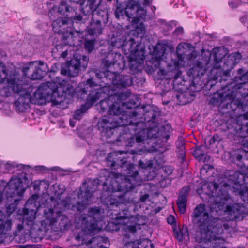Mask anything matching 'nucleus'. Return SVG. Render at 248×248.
Returning <instances> with one entry per match:
<instances>
[{
    "mask_svg": "<svg viewBox=\"0 0 248 248\" xmlns=\"http://www.w3.org/2000/svg\"><path fill=\"white\" fill-rule=\"evenodd\" d=\"M115 86L118 87L126 88L132 84V80L130 76L118 74Z\"/></svg>",
    "mask_w": 248,
    "mask_h": 248,
    "instance_id": "35",
    "label": "nucleus"
},
{
    "mask_svg": "<svg viewBox=\"0 0 248 248\" xmlns=\"http://www.w3.org/2000/svg\"><path fill=\"white\" fill-rule=\"evenodd\" d=\"M237 72L239 76H236L234 78V82L231 84H234L235 87L241 86L242 87V85L248 82V70L245 72L244 69L240 68L237 70Z\"/></svg>",
    "mask_w": 248,
    "mask_h": 248,
    "instance_id": "32",
    "label": "nucleus"
},
{
    "mask_svg": "<svg viewBox=\"0 0 248 248\" xmlns=\"http://www.w3.org/2000/svg\"><path fill=\"white\" fill-rule=\"evenodd\" d=\"M225 177L228 182H223L220 185L214 183L212 191L215 197L214 201L217 204H223L229 198L228 190L234 189V192L241 189V185H248V173L243 174L233 170H227L225 172Z\"/></svg>",
    "mask_w": 248,
    "mask_h": 248,
    "instance_id": "3",
    "label": "nucleus"
},
{
    "mask_svg": "<svg viewBox=\"0 0 248 248\" xmlns=\"http://www.w3.org/2000/svg\"><path fill=\"white\" fill-rule=\"evenodd\" d=\"M158 78L160 79H170L174 78L177 79L180 73L177 71H169L163 69H159L157 72Z\"/></svg>",
    "mask_w": 248,
    "mask_h": 248,
    "instance_id": "36",
    "label": "nucleus"
},
{
    "mask_svg": "<svg viewBox=\"0 0 248 248\" xmlns=\"http://www.w3.org/2000/svg\"><path fill=\"white\" fill-rule=\"evenodd\" d=\"M122 167L125 171V177H128L132 179L133 180H136L139 175V171L136 169V166L128 163L126 160V163L124 164Z\"/></svg>",
    "mask_w": 248,
    "mask_h": 248,
    "instance_id": "29",
    "label": "nucleus"
},
{
    "mask_svg": "<svg viewBox=\"0 0 248 248\" xmlns=\"http://www.w3.org/2000/svg\"><path fill=\"white\" fill-rule=\"evenodd\" d=\"M123 153L122 151L109 153L106 158L107 166L111 167H122L124 164L126 163V159L123 156Z\"/></svg>",
    "mask_w": 248,
    "mask_h": 248,
    "instance_id": "20",
    "label": "nucleus"
},
{
    "mask_svg": "<svg viewBox=\"0 0 248 248\" xmlns=\"http://www.w3.org/2000/svg\"><path fill=\"white\" fill-rule=\"evenodd\" d=\"M88 61V57L85 55L82 56V58L79 59L74 58L62 67L61 73L68 77H76L78 75L79 70H85Z\"/></svg>",
    "mask_w": 248,
    "mask_h": 248,
    "instance_id": "14",
    "label": "nucleus"
},
{
    "mask_svg": "<svg viewBox=\"0 0 248 248\" xmlns=\"http://www.w3.org/2000/svg\"><path fill=\"white\" fill-rule=\"evenodd\" d=\"M27 86L23 80L17 77L12 78L8 81L9 88L19 95L15 102V106L16 110L19 112L25 111L29 108L30 103H33L31 94L26 89Z\"/></svg>",
    "mask_w": 248,
    "mask_h": 248,
    "instance_id": "5",
    "label": "nucleus"
},
{
    "mask_svg": "<svg viewBox=\"0 0 248 248\" xmlns=\"http://www.w3.org/2000/svg\"><path fill=\"white\" fill-rule=\"evenodd\" d=\"M190 191V186H184L180 191L179 196L177 200V204L181 213L184 214L186 212L188 197Z\"/></svg>",
    "mask_w": 248,
    "mask_h": 248,
    "instance_id": "22",
    "label": "nucleus"
},
{
    "mask_svg": "<svg viewBox=\"0 0 248 248\" xmlns=\"http://www.w3.org/2000/svg\"><path fill=\"white\" fill-rule=\"evenodd\" d=\"M123 47H126L131 52L134 53L135 56H137L140 54V51L139 50V44H137L134 39L131 37L125 38Z\"/></svg>",
    "mask_w": 248,
    "mask_h": 248,
    "instance_id": "31",
    "label": "nucleus"
},
{
    "mask_svg": "<svg viewBox=\"0 0 248 248\" xmlns=\"http://www.w3.org/2000/svg\"><path fill=\"white\" fill-rule=\"evenodd\" d=\"M140 53L139 55L135 56L134 60L131 59L130 62V68L132 70L139 71L142 67V63L145 59L144 51L142 48H140Z\"/></svg>",
    "mask_w": 248,
    "mask_h": 248,
    "instance_id": "28",
    "label": "nucleus"
},
{
    "mask_svg": "<svg viewBox=\"0 0 248 248\" xmlns=\"http://www.w3.org/2000/svg\"><path fill=\"white\" fill-rule=\"evenodd\" d=\"M123 112H124V108L121 107L120 103L114 102L111 103L109 106L108 114V116H112L118 119L119 115Z\"/></svg>",
    "mask_w": 248,
    "mask_h": 248,
    "instance_id": "37",
    "label": "nucleus"
},
{
    "mask_svg": "<svg viewBox=\"0 0 248 248\" xmlns=\"http://www.w3.org/2000/svg\"><path fill=\"white\" fill-rule=\"evenodd\" d=\"M97 41L94 37L86 34L84 41V48L88 53H91L95 50Z\"/></svg>",
    "mask_w": 248,
    "mask_h": 248,
    "instance_id": "33",
    "label": "nucleus"
},
{
    "mask_svg": "<svg viewBox=\"0 0 248 248\" xmlns=\"http://www.w3.org/2000/svg\"><path fill=\"white\" fill-rule=\"evenodd\" d=\"M108 94L106 93V96L104 98L103 97H100L98 100L100 98H102V100L100 102V105L101 109L103 112L107 111L108 112V110H109V106L111 105V102L109 99H105V98L108 97Z\"/></svg>",
    "mask_w": 248,
    "mask_h": 248,
    "instance_id": "53",
    "label": "nucleus"
},
{
    "mask_svg": "<svg viewBox=\"0 0 248 248\" xmlns=\"http://www.w3.org/2000/svg\"><path fill=\"white\" fill-rule=\"evenodd\" d=\"M136 185V180H133L128 177H125L120 183L115 179L111 178L110 180H106L104 182L103 188L104 190L109 192H122L125 195L127 192L133 190Z\"/></svg>",
    "mask_w": 248,
    "mask_h": 248,
    "instance_id": "12",
    "label": "nucleus"
},
{
    "mask_svg": "<svg viewBox=\"0 0 248 248\" xmlns=\"http://www.w3.org/2000/svg\"><path fill=\"white\" fill-rule=\"evenodd\" d=\"M138 106L137 103L133 99H130L127 102L122 103V107L124 108L127 109H131L132 108H135Z\"/></svg>",
    "mask_w": 248,
    "mask_h": 248,
    "instance_id": "58",
    "label": "nucleus"
},
{
    "mask_svg": "<svg viewBox=\"0 0 248 248\" xmlns=\"http://www.w3.org/2000/svg\"><path fill=\"white\" fill-rule=\"evenodd\" d=\"M202 146L198 147L196 149L194 152V155L195 156L196 158H198L199 160L202 161V159L203 158L204 153L202 152Z\"/></svg>",
    "mask_w": 248,
    "mask_h": 248,
    "instance_id": "59",
    "label": "nucleus"
},
{
    "mask_svg": "<svg viewBox=\"0 0 248 248\" xmlns=\"http://www.w3.org/2000/svg\"><path fill=\"white\" fill-rule=\"evenodd\" d=\"M225 55L226 53L224 51V49L221 48L214 49L212 54V56L213 57L214 62L216 65L222 62L223 59L224 60V59L226 58ZM216 66L219 68L222 66L216 65Z\"/></svg>",
    "mask_w": 248,
    "mask_h": 248,
    "instance_id": "38",
    "label": "nucleus"
},
{
    "mask_svg": "<svg viewBox=\"0 0 248 248\" xmlns=\"http://www.w3.org/2000/svg\"><path fill=\"white\" fill-rule=\"evenodd\" d=\"M24 75L31 80H38L43 78L46 74L52 72L49 70L47 64L41 60L30 62L28 65L22 69Z\"/></svg>",
    "mask_w": 248,
    "mask_h": 248,
    "instance_id": "10",
    "label": "nucleus"
},
{
    "mask_svg": "<svg viewBox=\"0 0 248 248\" xmlns=\"http://www.w3.org/2000/svg\"><path fill=\"white\" fill-rule=\"evenodd\" d=\"M93 235L78 234L76 237L77 241H81L80 248H108L103 246L102 237H93Z\"/></svg>",
    "mask_w": 248,
    "mask_h": 248,
    "instance_id": "17",
    "label": "nucleus"
},
{
    "mask_svg": "<svg viewBox=\"0 0 248 248\" xmlns=\"http://www.w3.org/2000/svg\"><path fill=\"white\" fill-rule=\"evenodd\" d=\"M120 203V202L115 198H110L108 200L107 204L111 206H118Z\"/></svg>",
    "mask_w": 248,
    "mask_h": 248,
    "instance_id": "64",
    "label": "nucleus"
},
{
    "mask_svg": "<svg viewBox=\"0 0 248 248\" xmlns=\"http://www.w3.org/2000/svg\"><path fill=\"white\" fill-rule=\"evenodd\" d=\"M226 209L236 219H242L248 214V209L242 204L238 203L228 205Z\"/></svg>",
    "mask_w": 248,
    "mask_h": 248,
    "instance_id": "21",
    "label": "nucleus"
},
{
    "mask_svg": "<svg viewBox=\"0 0 248 248\" xmlns=\"http://www.w3.org/2000/svg\"><path fill=\"white\" fill-rule=\"evenodd\" d=\"M89 74L90 78L86 80L82 91L83 94H87L89 93L87 100L91 104H93L100 97H105L109 86L111 84L114 85L116 83L118 74L109 70L101 72L93 70Z\"/></svg>",
    "mask_w": 248,
    "mask_h": 248,
    "instance_id": "2",
    "label": "nucleus"
},
{
    "mask_svg": "<svg viewBox=\"0 0 248 248\" xmlns=\"http://www.w3.org/2000/svg\"><path fill=\"white\" fill-rule=\"evenodd\" d=\"M176 53L179 60L185 61V59L189 60L192 57V55L189 50L185 48L184 46L179 44L176 48Z\"/></svg>",
    "mask_w": 248,
    "mask_h": 248,
    "instance_id": "34",
    "label": "nucleus"
},
{
    "mask_svg": "<svg viewBox=\"0 0 248 248\" xmlns=\"http://www.w3.org/2000/svg\"><path fill=\"white\" fill-rule=\"evenodd\" d=\"M20 200L21 198H15L13 202L6 204V212L8 215H10L15 210L18 204V202Z\"/></svg>",
    "mask_w": 248,
    "mask_h": 248,
    "instance_id": "55",
    "label": "nucleus"
},
{
    "mask_svg": "<svg viewBox=\"0 0 248 248\" xmlns=\"http://www.w3.org/2000/svg\"><path fill=\"white\" fill-rule=\"evenodd\" d=\"M34 103L46 104L47 102H52L54 105L61 104L63 102L62 95L60 96L58 88L55 83L47 82L42 84L33 93Z\"/></svg>",
    "mask_w": 248,
    "mask_h": 248,
    "instance_id": "6",
    "label": "nucleus"
},
{
    "mask_svg": "<svg viewBox=\"0 0 248 248\" xmlns=\"http://www.w3.org/2000/svg\"><path fill=\"white\" fill-rule=\"evenodd\" d=\"M160 186L162 187H165L170 186L171 184V180L170 178L165 177L162 179L160 182Z\"/></svg>",
    "mask_w": 248,
    "mask_h": 248,
    "instance_id": "63",
    "label": "nucleus"
},
{
    "mask_svg": "<svg viewBox=\"0 0 248 248\" xmlns=\"http://www.w3.org/2000/svg\"><path fill=\"white\" fill-rule=\"evenodd\" d=\"M101 210L99 207L90 208L87 214L82 215L79 219L81 222L82 232L79 234H94L98 232L100 229L97 222L101 220Z\"/></svg>",
    "mask_w": 248,
    "mask_h": 248,
    "instance_id": "7",
    "label": "nucleus"
},
{
    "mask_svg": "<svg viewBox=\"0 0 248 248\" xmlns=\"http://www.w3.org/2000/svg\"><path fill=\"white\" fill-rule=\"evenodd\" d=\"M93 19V16L92 14H84L83 15L81 16L79 15H77V16H75L74 17V20L76 21V23H85L87 20L90 19V21Z\"/></svg>",
    "mask_w": 248,
    "mask_h": 248,
    "instance_id": "51",
    "label": "nucleus"
},
{
    "mask_svg": "<svg viewBox=\"0 0 248 248\" xmlns=\"http://www.w3.org/2000/svg\"><path fill=\"white\" fill-rule=\"evenodd\" d=\"M69 4V1L67 2L66 1L62 0V1L58 7V12L60 14L65 15L66 13L67 8H68V5Z\"/></svg>",
    "mask_w": 248,
    "mask_h": 248,
    "instance_id": "56",
    "label": "nucleus"
},
{
    "mask_svg": "<svg viewBox=\"0 0 248 248\" xmlns=\"http://www.w3.org/2000/svg\"><path fill=\"white\" fill-rule=\"evenodd\" d=\"M80 93H81V95H82L83 97H85V95H87L86 98V100H87V97L88 96L89 93H87V94H83L82 93V89H81ZM90 105V106H91L93 104H91L88 101V100H87L86 104H85L84 105H82L81 106L80 109H79L75 111V112L73 115L74 118L76 120H79L81 118V117H82V115L85 112H86V111L88 109L89 107L87 106V105Z\"/></svg>",
    "mask_w": 248,
    "mask_h": 248,
    "instance_id": "39",
    "label": "nucleus"
},
{
    "mask_svg": "<svg viewBox=\"0 0 248 248\" xmlns=\"http://www.w3.org/2000/svg\"><path fill=\"white\" fill-rule=\"evenodd\" d=\"M234 84H230L225 86L221 90L214 93L210 99V102L214 106L223 105L227 101V97L229 96L230 91L234 87Z\"/></svg>",
    "mask_w": 248,
    "mask_h": 248,
    "instance_id": "19",
    "label": "nucleus"
},
{
    "mask_svg": "<svg viewBox=\"0 0 248 248\" xmlns=\"http://www.w3.org/2000/svg\"><path fill=\"white\" fill-rule=\"evenodd\" d=\"M221 140L220 137L217 135H214L212 137H210L208 141V144L209 145H212L215 143L216 142H219Z\"/></svg>",
    "mask_w": 248,
    "mask_h": 248,
    "instance_id": "62",
    "label": "nucleus"
},
{
    "mask_svg": "<svg viewBox=\"0 0 248 248\" xmlns=\"http://www.w3.org/2000/svg\"><path fill=\"white\" fill-rule=\"evenodd\" d=\"M167 46L164 44H157L154 49L153 54L157 60H163L167 49Z\"/></svg>",
    "mask_w": 248,
    "mask_h": 248,
    "instance_id": "41",
    "label": "nucleus"
},
{
    "mask_svg": "<svg viewBox=\"0 0 248 248\" xmlns=\"http://www.w3.org/2000/svg\"><path fill=\"white\" fill-rule=\"evenodd\" d=\"M8 70L3 63L0 62V83H3L7 79V83L10 80L8 78Z\"/></svg>",
    "mask_w": 248,
    "mask_h": 248,
    "instance_id": "52",
    "label": "nucleus"
},
{
    "mask_svg": "<svg viewBox=\"0 0 248 248\" xmlns=\"http://www.w3.org/2000/svg\"><path fill=\"white\" fill-rule=\"evenodd\" d=\"M127 13V20L131 21L132 25H137L146 16V11L140 6L138 1L130 0L124 6Z\"/></svg>",
    "mask_w": 248,
    "mask_h": 248,
    "instance_id": "15",
    "label": "nucleus"
},
{
    "mask_svg": "<svg viewBox=\"0 0 248 248\" xmlns=\"http://www.w3.org/2000/svg\"><path fill=\"white\" fill-rule=\"evenodd\" d=\"M100 2V0H80L78 3L83 13L89 15L92 14L97 9Z\"/></svg>",
    "mask_w": 248,
    "mask_h": 248,
    "instance_id": "24",
    "label": "nucleus"
},
{
    "mask_svg": "<svg viewBox=\"0 0 248 248\" xmlns=\"http://www.w3.org/2000/svg\"><path fill=\"white\" fill-rule=\"evenodd\" d=\"M30 181L24 176L21 178H12L7 184L5 191L7 198H21L25 190L29 187Z\"/></svg>",
    "mask_w": 248,
    "mask_h": 248,
    "instance_id": "11",
    "label": "nucleus"
},
{
    "mask_svg": "<svg viewBox=\"0 0 248 248\" xmlns=\"http://www.w3.org/2000/svg\"><path fill=\"white\" fill-rule=\"evenodd\" d=\"M136 219V224L138 225H144L147 222V218L144 216L137 215Z\"/></svg>",
    "mask_w": 248,
    "mask_h": 248,
    "instance_id": "60",
    "label": "nucleus"
},
{
    "mask_svg": "<svg viewBox=\"0 0 248 248\" xmlns=\"http://www.w3.org/2000/svg\"><path fill=\"white\" fill-rule=\"evenodd\" d=\"M131 217V215L130 214L128 209H124L121 213H119L116 218L117 219H127Z\"/></svg>",
    "mask_w": 248,
    "mask_h": 248,
    "instance_id": "57",
    "label": "nucleus"
},
{
    "mask_svg": "<svg viewBox=\"0 0 248 248\" xmlns=\"http://www.w3.org/2000/svg\"><path fill=\"white\" fill-rule=\"evenodd\" d=\"M139 117V112L137 109L133 111L131 114H123L122 116L118 118L119 127L128 126V129L133 130L134 132V137L130 134H126V136L121 135L120 140L126 138L130 146H132L134 138L137 143H140L148 139V130L145 128V123L142 121H136L134 117Z\"/></svg>",
    "mask_w": 248,
    "mask_h": 248,
    "instance_id": "4",
    "label": "nucleus"
},
{
    "mask_svg": "<svg viewBox=\"0 0 248 248\" xmlns=\"http://www.w3.org/2000/svg\"><path fill=\"white\" fill-rule=\"evenodd\" d=\"M37 211L36 204L26 206L23 210L24 218L27 219L29 222L33 221L36 218V214Z\"/></svg>",
    "mask_w": 248,
    "mask_h": 248,
    "instance_id": "30",
    "label": "nucleus"
},
{
    "mask_svg": "<svg viewBox=\"0 0 248 248\" xmlns=\"http://www.w3.org/2000/svg\"><path fill=\"white\" fill-rule=\"evenodd\" d=\"M232 56H231L229 54L225 59H224L223 62V65L222 66L223 68L226 69L225 75H227V73L228 70H230L231 69L233 68V67L235 65V61L233 60Z\"/></svg>",
    "mask_w": 248,
    "mask_h": 248,
    "instance_id": "47",
    "label": "nucleus"
},
{
    "mask_svg": "<svg viewBox=\"0 0 248 248\" xmlns=\"http://www.w3.org/2000/svg\"><path fill=\"white\" fill-rule=\"evenodd\" d=\"M44 186L45 189H48L49 186L48 181L47 180L35 181L33 186L35 192L38 193L40 190V186Z\"/></svg>",
    "mask_w": 248,
    "mask_h": 248,
    "instance_id": "54",
    "label": "nucleus"
},
{
    "mask_svg": "<svg viewBox=\"0 0 248 248\" xmlns=\"http://www.w3.org/2000/svg\"><path fill=\"white\" fill-rule=\"evenodd\" d=\"M59 213L54 212L52 209H49L47 211H44L45 218L49 221L50 225H54L56 223L55 217Z\"/></svg>",
    "mask_w": 248,
    "mask_h": 248,
    "instance_id": "45",
    "label": "nucleus"
},
{
    "mask_svg": "<svg viewBox=\"0 0 248 248\" xmlns=\"http://www.w3.org/2000/svg\"><path fill=\"white\" fill-rule=\"evenodd\" d=\"M76 3L74 2L69 1L68 8H67L66 13L65 15L68 17V18H71L74 20L75 16H77V13L76 10L77 8L75 7V5Z\"/></svg>",
    "mask_w": 248,
    "mask_h": 248,
    "instance_id": "48",
    "label": "nucleus"
},
{
    "mask_svg": "<svg viewBox=\"0 0 248 248\" xmlns=\"http://www.w3.org/2000/svg\"><path fill=\"white\" fill-rule=\"evenodd\" d=\"M114 11L115 16L117 19H124L125 17H127V13L124 6L121 5H116Z\"/></svg>",
    "mask_w": 248,
    "mask_h": 248,
    "instance_id": "49",
    "label": "nucleus"
},
{
    "mask_svg": "<svg viewBox=\"0 0 248 248\" xmlns=\"http://www.w3.org/2000/svg\"><path fill=\"white\" fill-rule=\"evenodd\" d=\"M56 223L53 226H57L60 229L65 228L68 223V218L64 215L59 213L55 217Z\"/></svg>",
    "mask_w": 248,
    "mask_h": 248,
    "instance_id": "43",
    "label": "nucleus"
},
{
    "mask_svg": "<svg viewBox=\"0 0 248 248\" xmlns=\"http://www.w3.org/2000/svg\"><path fill=\"white\" fill-rule=\"evenodd\" d=\"M105 26V22L102 23L99 19H92L90 21V25L87 27V32L88 35L94 37L102 33L103 30Z\"/></svg>",
    "mask_w": 248,
    "mask_h": 248,
    "instance_id": "23",
    "label": "nucleus"
},
{
    "mask_svg": "<svg viewBox=\"0 0 248 248\" xmlns=\"http://www.w3.org/2000/svg\"><path fill=\"white\" fill-rule=\"evenodd\" d=\"M69 20L67 18L59 17L54 20L52 26L55 33L63 34L67 31Z\"/></svg>",
    "mask_w": 248,
    "mask_h": 248,
    "instance_id": "26",
    "label": "nucleus"
},
{
    "mask_svg": "<svg viewBox=\"0 0 248 248\" xmlns=\"http://www.w3.org/2000/svg\"><path fill=\"white\" fill-rule=\"evenodd\" d=\"M1 217L0 218V236L2 237V233L3 231L5 230L8 231L11 229L12 221L11 220L7 219L6 221L3 223V219L5 218V216L3 215H0Z\"/></svg>",
    "mask_w": 248,
    "mask_h": 248,
    "instance_id": "46",
    "label": "nucleus"
},
{
    "mask_svg": "<svg viewBox=\"0 0 248 248\" xmlns=\"http://www.w3.org/2000/svg\"><path fill=\"white\" fill-rule=\"evenodd\" d=\"M97 126L102 137L107 140L115 136L116 128L119 127L118 120L112 116H104L99 119Z\"/></svg>",
    "mask_w": 248,
    "mask_h": 248,
    "instance_id": "13",
    "label": "nucleus"
},
{
    "mask_svg": "<svg viewBox=\"0 0 248 248\" xmlns=\"http://www.w3.org/2000/svg\"><path fill=\"white\" fill-rule=\"evenodd\" d=\"M206 69L202 64L197 61L195 65L190 69V74L192 76L193 81L190 85L191 90L193 92H199L203 88L204 85H206V88L210 89L216 83H217L216 80L217 78H213L212 80L211 78L210 80L204 83V76H205Z\"/></svg>",
    "mask_w": 248,
    "mask_h": 248,
    "instance_id": "8",
    "label": "nucleus"
},
{
    "mask_svg": "<svg viewBox=\"0 0 248 248\" xmlns=\"http://www.w3.org/2000/svg\"><path fill=\"white\" fill-rule=\"evenodd\" d=\"M184 140V138L180 137L178 138V140L176 142V152L178 155V157L182 160L184 159L186 154Z\"/></svg>",
    "mask_w": 248,
    "mask_h": 248,
    "instance_id": "42",
    "label": "nucleus"
},
{
    "mask_svg": "<svg viewBox=\"0 0 248 248\" xmlns=\"http://www.w3.org/2000/svg\"><path fill=\"white\" fill-rule=\"evenodd\" d=\"M211 207L200 204L195 207L192 214L193 221L201 232L200 242L207 243L222 237L223 229L221 224H216L217 219Z\"/></svg>",
    "mask_w": 248,
    "mask_h": 248,
    "instance_id": "1",
    "label": "nucleus"
},
{
    "mask_svg": "<svg viewBox=\"0 0 248 248\" xmlns=\"http://www.w3.org/2000/svg\"><path fill=\"white\" fill-rule=\"evenodd\" d=\"M154 244L148 239L128 242L123 248H154Z\"/></svg>",
    "mask_w": 248,
    "mask_h": 248,
    "instance_id": "27",
    "label": "nucleus"
},
{
    "mask_svg": "<svg viewBox=\"0 0 248 248\" xmlns=\"http://www.w3.org/2000/svg\"><path fill=\"white\" fill-rule=\"evenodd\" d=\"M123 32V31L121 29H115L111 32L109 36H110V43L112 46L118 48L124 46L126 37L122 35Z\"/></svg>",
    "mask_w": 248,
    "mask_h": 248,
    "instance_id": "25",
    "label": "nucleus"
},
{
    "mask_svg": "<svg viewBox=\"0 0 248 248\" xmlns=\"http://www.w3.org/2000/svg\"><path fill=\"white\" fill-rule=\"evenodd\" d=\"M155 161L156 163H157V160H156L155 158L154 160H148L147 159H145L144 160H140L139 162V166L140 168L145 170H153V173L152 174V176H153L155 174L154 170L155 168H153V165L154 164Z\"/></svg>",
    "mask_w": 248,
    "mask_h": 248,
    "instance_id": "44",
    "label": "nucleus"
},
{
    "mask_svg": "<svg viewBox=\"0 0 248 248\" xmlns=\"http://www.w3.org/2000/svg\"><path fill=\"white\" fill-rule=\"evenodd\" d=\"M137 110L139 112V116L140 113H142L145 122L158 124V119L161 116V111L158 107L147 105L137 108Z\"/></svg>",
    "mask_w": 248,
    "mask_h": 248,
    "instance_id": "18",
    "label": "nucleus"
},
{
    "mask_svg": "<svg viewBox=\"0 0 248 248\" xmlns=\"http://www.w3.org/2000/svg\"><path fill=\"white\" fill-rule=\"evenodd\" d=\"M246 153L244 150L236 152L232 155L234 162L241 167H245L244 161H248V157L247 158L244 157V155L246 156ZM247 168L248 169V166H247Z\"/></svg>",
    "mask_w": 248,
    "mask_h": 248,
    "instance_id": "40",
    "label": "nucleus"
},
{
    "mask_svg": "<svg viewBox=\"0 0 248 248\" xmlns=\"http://www.w3.org/2000/svg\"><path fill=\"white\" fill-rule=\"evenodd\" d=\"M161 172H163L166 175H170L172 174L173 169L170 166H165L161 167L160 169Z\"/></svg>",
    "mask_w": 248,
    "mask_h": 248,
    "instance_id": "61",
    "label": "nucleus"
},
{
    "mask_svg": "<svg viewBox=\"0 0 248 248\" xmlns=\"http://www.w3.org/2000/svg\"><path fill=\"white\" fill-rule=\"evenodd\" d=\"M102 65L104 68H111L113 66L121 70L125 66L126 62L124 57L120 53L109 52L102 60Z\"/></svg>",
    "mask_w": 248,
    "mask_h": 248,
    "instance_id": "16",
    "label": "nucleus"
},
{
    "mask_svg": "<svg viewBox=\"0 0 248 248\" xmlns=\"http://www.w3.org/2000/svg\"><path fill=\"white\" fill-rule=\"evenodd\" d=\"M173 231L175 238L180 242L182 241L186 235L187 236L188 235L186 228H182L179 230L177 229H174Z\"/></svg>",
    "mask_w": 248,
    "mask_h": 248,
    "instance_id": "50",
    "label": "nucleus"
},
{
    "mask_svg": "<svg viewBox=\"0 0 248 248\" xmlns=\"http://www.w3.org/2000/svg\"><path fill=\"white\" fill-rule=\"evenodd\" d=\"M99 185L98 179H89L84 183L78 192V198L82 200L78 202L76 204L72 205V210L77 212L81 213L87 207L86 203L92 197L93 193L96 190Z\"/></svg>",
    "mask_w": 248,
    "mask_h": 248,
    "instance_id": "9",
    "label": "nucleus"
}]
</instances>
